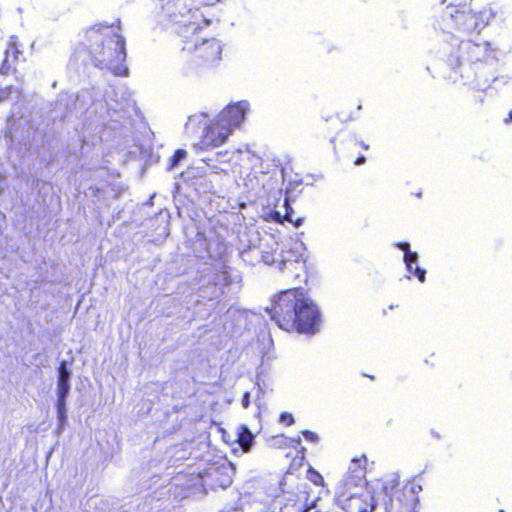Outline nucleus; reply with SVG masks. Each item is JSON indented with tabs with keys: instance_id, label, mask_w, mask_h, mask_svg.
<instances>
[{
	"instance_id": "1",
	"label": "nucleus",
	"mask_w": 512,
	"mask_h": 512,
	"mask_svg": "<svg viewBox=\"0 0 512 512\" xmlns=\"http://www.w3.org/2000/svg\"><path fill=\"white\" fill-rule=\"evenodd\" d=\"M495 16L493 8L488 6L477 11L449 6L444 10L441 21L434 25V29L440 31L442 41L439 58L451 69L447 78L453 83L468 84L475 76L473 64L495 57L488 41L475 42L471 39L474 34L481 33Z\"/></svg>"
},
{
	"instance_id": "2",
	"label": "nucleus",
	"mask_w": 512,
	"mask_h": 512,
	"mask_svg": "<svg viewBox=\"0 0 512 512\" xmlns=\"http://www.w3.org/2000/svg\"><path fill=\"white\" fill-rule=\"evenodd\" d=\"M271 319L283 330L314 334L319 331L321 314L317 305L298 288L281 292L271 308Z\"/></svg>"
},
{
	"instance_id": "3",
	"label": "nucleus",
	"mask_w": 512,
	"mask_h": 512,
	"mask_svg": "<svg viewBox=\"0 0 512 512\" xmlns=\"http://www.w3.org/2000/svg\"><path fill=\"white\" fill-rule=\"evenodd\" d=\"M85 45L95 66L127 76L125 40L112 26L96 25L85 33Z\"/></svg>"
},
{
	"instance_id": "4",
	"label": "nucleus",
	"mask_w": 512,
	"mask_h": 512,
	"mask_svg": "<svg viewBox=\"0 0 512 512\" xmlns=\"http://www.w3.org/2000/svg\"><path fill=\"white\" fill-rule=\"evenodd\" d=\"M306 246L299 239H289L277 244L271 251H262V261L284 272L297 284L306 281Z\"/></svg>"
},
{
	"instance_id": "5",
	"label": "nucleus",
	"mask_w": 512,
	"mask_h": 512,
	"mask_svg": "<svg viewBox=\"0 0 512 512\" xmlns=\"http://www.w3.org/2000/svg\"><path fill=\"white\" fill-rule=\"evenodd\" d=\"M198 26L195 23H190L185 26L183 33L191 34V38L188 39V35H183L185 38L183 50L193 54L194 60L200 65L214 66L218 64L222 58V45L215 39H204L199 37L196 33Z\"/></svg>"
},
{
	"instance_id": "6",
	"label": "nucleus",
	"mask_w": 512,
	"mask_h": 512,
	"mask_svg": "<svg viewBox=\"0 0 512 512\" xmlns=\"http://www.w3.org/2000/svg\"><path fill=\"white\" fill-rule=\"evenodd\" d=\"M421 490L420 484L414 480L408 481L401 491L396 492L395 498L392 497L390 502H385L386 512H416L418 494Z\"/></svg>"
},
{
	"instance_id": "7",
	"label": "nucleus",
	"mask_w": 512,
	"mask_h": 512,
	"mask_svg": "<svg viewBox=\"0 0 512 512\" xmlns=\"http://www.w3.org/2000/svg\"><path fill=\"white\" fill-rule=\"evenodd\" d=\"M249 110L250 103L242 100L226 106L217 117L232 133L234 129L241 127Z\"/></svg>"
},
{
	"instance_id": "8",
	"label": "nucleus",
	"mask_w": 512,
	"mask_h": 512,
	"mask_svg": "<svg viewBox=\"0 0 512 512\" xmlns=\"http://www.w3.org/2000/svg\"><path fill=\"white\" fill-rule=\"evenodd\" d=\"M232 133L218 117L204 128L201 145L203 147H218L224 144Z\"/></svg>"
},
{
	"instance_id": "9",
	"label": "nucleus",
	"mask_w": 512,
	"mask_h": 512,
	"mask_svg": "<svg viewBox=\"0 0 512 512\" xmlns=\"http://www.w3.org/2000/svg\"><path fill=\"white\" fill-rule=\"evenodd\" d=\"M307 492L301 486L296 492H285L281 500V512H309L306 507Z\"/></svg>"
},
{
	"instance_id": "10",
	"label": "nucleus",
	"mask_w": 512,
	"mask_h": 512,
	"mask_svg": "<svg viewBox=\"0 0 512 512\" xmlns=\"http://www.w3.org/2000/svg\"><path fill=\"white\" fill-rule=\"evenodd\" d=\"M337 489L339 495L346 499L357 498L368 491L366 489V479L361 477V481H357L353 474H346L338 483Z\"/></svg>"
},
{
	"instance_id": "11",
	"label": "nucleus",
	"mask_w": 512,
	"mask_h": 512,
	"mask_svg": "<svg viewBox=\"0 0 512 512\" xmlns=\"http://www.w3.org/2000/svg\"><path fill=\"white\" fill-rule=\"evenodd\" d=\"M395 247L404 252L403 261L405 263L407 272L409 274H413L421 283H424L426 280V270L417 265V252H412L410 250V244L408 242H397L395 243Z\"/></svg>"
},
{
	"instance_id": "12",
	"label": "nucleus",
	"mask_w": 512,
	"mask_h": 512,
	"mask_svg": "<svg viewBox=\"0 0 512 512\" xmlns=\"http://www.w3.org/2000/svg\"><path fill=\"white\" fill-rule=\"evenodd\" d=\"M22 51L19 48L18 39L16 36H11L8 46L5 50V57L0 67L1 74H8L12 64L18 59V55L21 54Z\"/></svg>"
},
{
	"instance_id": "13",
	"label": "nucleus",
	"mask_w": 512,
	"mask_h": 512,
	"mask_svg": "<svg viewBox=\"0 0 512 512\" xmlns=\"http://www.w3.org/2000/svg\"><path fill=\"white\" fill-rule=\"evenodd\" d=\"M58 385H57V396L58 398H67L70 391V371L67 369L66 363L62 362L58 369Z\"/></svg>"
},
{
	"instance_id": "14",
	"label": "nucleus",
	"mask_w": 512,
	"mask_h": 512,
	"mask_svg": "<svg viewBox=\"0 0 512 512\" xmlns=\"http://www.w3.org/2000/svg\"><path fill=\"white\" fill-rule=\"evenodd\" d=\"M282 209H285V212H282L281 210H276L274 213V219L277 222L282 223L284 220H286L292 223L295 227H300L302 225L304 220L303 218H293V209L289 203L288 198H285V201L282 204Z\"/></svg>"
},
{
	"instance_id": "15",
	"label": "nucleus",
	"mask_w": 512,
	"mask_h": 512,
	"mask_svg": "<svg viewBox=\"0 0 512 512\" xmlns=\"http://www.w3.org/2000/svg\"><path fill=\"white\" fill-rule=\"evenodd\" d=\"M400 476L398 473L393 472L385 475L382 479V490L385 495L389 498L387 502L391 501V498L396 497V492L401 491V489H397L399 485Z\"/></svg>"
},
{
	"instance_id": "16",
	"label": "nucleus",
	"mask_w": 512,
	"mask_h": 512,
	"mask_svg": "<svg viewBox=\"0 0 512 512\" xmlns=\"http://www.w3.org/2000/svg\"><path fill=\"white\" fill-rule=\"evenodd\" d=\"M254 434L250 431L248 426L240 425L237 428V442L243 452H249L254 444Z\"/></svg>"
},
{
	"instance_id": "17",
	"label": "nucleus",
	"mask_w": 512,
	"mask_h": 512,
	"mask_svg": "<svg viewBox=\"0 0 512 512\" xmlns=\"http://www.w3.org/2000/svg\"><path fill=\"white\" fill-rule=\"evenodd\" d=\"M366 463L367 458L365 455L351 459L348 465L347 474H353L357 481H361V477L365 478Z\"/></svg>"
},
{
	"instance_id": "18",
	"label": "nucleus",
	"mask_w": 512,
	"mask_h": 512,
	"mask_svg": "<svg viewBox=\"0 0 512 512\" xmlns=\"http://www.w3.org/2000/svg\"><path fill=\"white\" fill-rule=\"evenodd\" d=\"M206 125V115L204 113H199L188 118L185 124V129L187 133L194 134L197 133L200 129L204 130Z\"/></svg>"
},
{
	"instance_id": "19",
	"label": "nucleus",
	"mask_w": 512,
	"mask_h": 512,
	"mask_svg": "<svg viewBox=\"0 0 512 512\" xmlns=\"http://www.w3.org/2000/svg\"><path fill=\"white\" fill-rule=\"evenodd\" d=\"M361 499V504L358 507V512H373L376 507V501L369 491L358 496Z\"/></svg>"
},
{
	"instance_id": "20",
	"label": "nucleus",
	"mask_w": 512,
	"mask_h": 512,
	"mask_svg": "<svg viewBox=\"0 0 512 512\" xmlns=\"http://www.w3.org/2000/svg\"><path fill=\"white\" fill-rule=\"evenodd\" d=\"M21 95L19 87L7 86L0 89V101L5 99L18 98Z\"/></svg>"
},
{
	"instance_id": "21",
	"label": "nucleus",
	"mask_w": 512,
	"mask_h": 512,
	"mask_svg": "<svg viewBox=\"0 0 512 512\" xmlns=\"http://www.w3.org/2000/svg\"><path fill=\"white\" fill-rule=\"evenodd\" d=\"M186 151L185 150H182V149H179L177 150L173 157L170 159V164L168 166V169L169 170H172L174 167L177 166V164L186 157Z\"/></svg>"
},
{
	"instance_id": "22",
	"label": "nucleus",
	"mask_w": 512,
	"mask_h": 512,
	"mask_svg": "<svg viewBox=\"0 0 512 512\" xmlns=\"http://www.w3.org/2000/svg\"><path fill=\"white\" fill-rule=\"evenodd\" d=\"M66 398L57 399V414H66Z\"/></svg>"
},
{
	"instance_id": "23",
	"label": "nucleus",
	"mask_w": 512,
	"mask_h": 512,
	"mask_svg": "<svg viewBox=\"0 0 512 512\" xmlns=\"http://www.w3.org/2000/svg\"><path fill=\"white\" fill-rule=\"evenodd\" d=\"M302 435L304 436V438L307 440V441H310V442H314L316 443L319 439L318 435L312 431H309V430H304L302 432Z\"/></svg>"
},
{
	"instance_id": "24",
	"label": "nucleus",
	"mask_w": 512,
	"mask_h": 512,
	"mask_svg": "<svg viewBox=\"0 0 512 512\" xmlns=\"http://www.w3.org/2000/svg\"><path fill=\"white\" fill-rule=\"evenodd\" d=\"M280 421L285 423L286 425H292L294 422L293 416L289 413H282L280 416Z\"/></svg>"
},
{
	"instance_id": "25",
	"label": "nucleus",
	"mask_w": 512,
	"mask_h": 512,
	"mask_svg": "<svg viewBox=\"0 0 512 512\" xmlns=\"http://www.w3.org/2000/svg\"><path fill=\"white\" fill-rule=\"evenodd\" d=\"M105 102H106V105H107L110 109H112V110H114V111H117L118 109H120V108H121V107H120V104H118V102H117L116 100H115V101H114V100H112L110 97H108V98L105 100Z\"/></svg>"
},
{
	"instance_id": "26",
	"label": "nucleus",
	"mask_w": 512,
	"mask_h": 512,
	"mask_svg": "<svg viewBox=\"0 0 512 512\" xmlns=\"http://www.w3.org/2000/svg\"><path fill=\"white\" fill-rule=\"evenodd\" d=\"M58 432H61L67 422V413L66 414H58Z\"/></svg>"
},
{
	"instance_id": "27",
	"label": "nucleus",
	"mask_w": 512,
	"mask_h": 512,
	"mask_svg": "<svg viewBox=\"0 0 512 512\" xmlns=\"http://www.w3.org/2000/svg\"><path fill=\"white\" fill-rule=\"evenodd\" d=\"M249 403H250V393L249 392H245L244 395H243V398H242V407L243 408H248L249 406Z\"/></svg>"
},
{
	"instance_id": "28",
	"label": "nucleus",
	"mask_w": 512,
	"mask_h": 512,
	"mask_svg": "<svg viewBox=\"0 0 512 512\" xmlns=\"http://www.w3.org/2000/svg\"><path fill=\"white\" fill-rule=\"evenodd\" d=\"M366 161V158L364 156L358 157L355 161V165H362Z\"/></svg>"
},
{
	"instance_id": "29",
	"label": "nucleus",
	"mask_w": 512,
	"mask_h": 512,
	"mask_svg": "<svg viewBox=\"0 0 512 512\" xmlns=\"http://www.w3.org/2000/svg\"><path fill=\"white\" fill-rule=\"evenodd\" d=\"M231 484V479L230 477H227L223 482L220 483V486H222L223 488L224 487H227Z\"/></svg>"
},
{
	"instance_id": "30",
	"label": "nucleus",
	"mask_w": 512,
	"mask_h": 512,
	"mask_svg": "<svg viewBox=\"0 0 512 512\" xmlns=\"http://www.w3.org/2000/svg\"><path fill=\"white\" fill-rule=\"evenodd\" d=\"M220 0H205V5H214L215 3L219 2Z\"/></svg>"
},
{
	"instance_id": "31",
	"label": "nucleus",
	"mask_w": 512,
	"mask_h": 512,
	"mask_svg": "<svg viewBox=\"0 0 512 512\" xmlns=\"http://www.w3.org/2000/svg\"><path fill=\"white\" fill-rule=\"evenodd\" d=\"M510 121H512V110L509 112L508 118L505 119V123H509Z\"/></svg>"
},
{
	"instance_id": "32",
	"label": "nucleus",
	"mask_w": 512,
	"mask_h": 512,
	"mask_svg": "<svg viewBox=\"0 0 512 512\" xmlns=\"http://www.w3.org/2000/svg\"><path fill=\"white\" fill-rule=\"evenodd\" d=\"M360 145L361 147H363L364 149H368L369 146L367 144H365L364 142H360Z\"/></svg>"
},
{
	"instance_id": "33",
	"label": "nucleus",
	"mask_w": 512,
	"mask_h": 512,
	"mask_svg": "<svg viewBox=\"0 0 512 512\" xmlns=\"http://www.w3.org/2000/svg\"><path fill=\"white\" fill-rule=\"evenodd\" d=\"M213 170L218 173L219 171H225L223 168H217V167H213Z\"/></svg>"
},
{
	"instance_id": "34",
	"label": "nucleus",
	"mask_w": 512,
	"mask_h": 512,
	"mask_svg": "<svg viewBox=\"0 0 512 512\" xmlns=\"http://www.w3.org/2000/svg\"><path fill=\"white\" fill-rule=\"evenodd\" d=\"M277 210H281L282 212H285V209H282V205Z\"/></svg>"
}]
</instances>
